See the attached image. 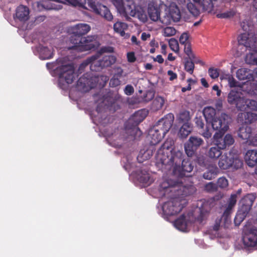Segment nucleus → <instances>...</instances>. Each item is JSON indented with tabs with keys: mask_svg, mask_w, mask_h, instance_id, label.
Listing matches in <instances>:
<instances>
[{
	"mask_svg": "<svg viewBox=\"0 0 257 257\" xmlns=\"http://www.w3.org/2000/svg\"><path fill=\"white\" fill-rule=\"evenodd\" d=\"M159 192L162 196L171 198V200L164 203L162 210L167 216L179 213L186 206L187 201L184 197L192 194L194 191L192 186H184L182 183L171 180L163 181L160 185Z\"/></svg>",
	"mask_w": 257,
	"mask_h": 257,
	"instance_id": "f257e3e1",
	"label": "nucleus"
},
{
	"mask_svg": "<svg viewBox=\"0 0 257 257\" xmlns=\"http://www.w3.org/2000/svg\"><path fill=\"white\" fill-rule=\"evenodd\" d=\"M183 153L174 148V141L167 139L158 149L155 156L156 166L159 170L166 172L173 170L177 174L183 160Z\"/></svg>",
	"mask_w": 257,
	"mask_h": 257,
	"instance_id": "f03ea898",
	"label": "nucleus"
},
{
	"mask_svg": "<svg viewBox=\"0 0 257 257\" xmlns=\"http://www.w3.org/2000/svg\"><path fill=\"white\" fill-rule=\"evenodd\" d=\"M174 120L173 114L168 113L149 130L148 139L151 145H156L161 141L171 128Z\"/></svg>",
	"mask_w": 257,
	"mask_h": 257,
	"instance_id": "7ed1b4c3",
	"label": "nucleus"
},
{
	"mask_svg": "<svg viewBox=\"0 0 257 257\" xmlns=\"http://www.w3.org/2000/svg\"><path fill=\"white\" fill-rule=\"evenodd\" d=\"M239 46L244 47L245 50L250 52L247 54L245 61L251 65H257V38L249 34L243 33L238 38Z\"/></svg>",
	"mask_w": 257,
	"mask_h": 257,
	"instance_id": "20e7f679",
	"label": "nucleus"
},
{
	"mask_svg": "<svg viewBox=\"0 0 257 257\" xmlns=\"http://www.w3.org/2000/svg\"><path fill=\"white\" fill-rule=\"evenodd\" d=\"M256 197L255 193H248L241 199L239 203L238 210L234 219L235 225H239L246 217L251 209Z\"/></svg>",
	"mask_w": 257,
	"mask_h": 257,
	"instance_id": "39448f33",
	"label": "nucleus"
},
{
	"mask_svg": "<svg viewBox=\"0 0 257 257\" xmlns=\"http://www.w3.org/2000/svg\"><path fill=\"white\" fill-rule=\"evenodd\" d=\"M217 137L218 134L215 133L214 135L215 146L211 147L207 153V156L211 159H216L221 156V150L230 146L234 143V139L231 135L227 134L223 138L221 136Z\"/></svg>",
	"mask_w": 257,
	"mask_h": 257,
	"instance_id": "423d86ee",
	"label": "nucleus"
},
{
	"mask_svg": "<svg viewBox=\"0 0 257 257\" xmlns=\"http://www.w3.org/2000/svg\"><path fill=\"white\" fill-rule=\"evenodd\" d=\"M148 113L149 111L146 109H142L135 112L125 124L127 133H130L135 138L140 136L142 133L138 125L147 117Z\"/></svg>",
	"mask_w": 257,
	"mask_h": 257,
	"instance_id": "0eeeda50",
	"label": "nucleus"
},
{
	"mask_svg": "<svg viewBox=\"0 0 257 257\" xmlns=\"http://www.w3.org/2000/svg\"><path fill=\"white\" fill-rule=\"evenodd\" d=\"M55 70L59 76L58 85L63 89L66 87L64 82L67 84H71L77 76L72 65H61L56 68Z\"/></svg>",
	"mask_w": 257,
	"mask_h": 257,
	"instance_id": "6e6552de",
	"label": "nucleus"
},
{
	"mask_svg": "<svg viewBox=\"0 0 257 257\" xmlns=\"http://www.w3.org/2000/svg\"><path fill=\"white\" fill-rule=\"evenodd\" d=\"M218 164L222 170H227L230 168L237 170L242 167L243 161L238 157H234L231 153H229L221 155Z\"/></svg>",
	"mask_w": 257,
	"mask_h": 257,
	"instance_id": "1a4fd4ad",
	"label": "nucleus"
},
{
	"mask_svg": "<svg viewBox=\"0 0 257 257\" xmlns=\"http://www.w3.org/2000/svg\"><path fill=\"white\" fill-rule=\"evenodd\" d=\"M229 116L225 113H221V115L217 117H216L211 121H210L208 123L211 124L212 128L214 130L218 131L219 134H218V137L221 136L224 133L227 131L228 128V119Z\"/></svg>",
	"mask_w": 257,
	"mask_h": 257,
	"instance_id": "9d476101",
	"label": "nucleus"
},
{
	"mask_svg": "<svg viewBox=\"0 0 257 257\" xmlns=\"http://www.w3.org/2000/svg\"><path fill=\"white\" fill-rule=\"evenodd\" d=\"M242 240L244 245L247 247H254L257 245V229L251 226H244L242 232Z\"/></svg>",
	"mask_w": 257,
	"mask_h": 257,
	"instance_id": "9b49d317",
	"label": "nucleus"
},
{
	"mask_svg": "<svg viewBox=\"0 0 257 257\" xmlns=\"http://www.w3.org/2000/svg\"><path fill=\"white\" fill-rule=\"evenodd\" d=\"M245 97L239 91L231 90L228 94V103L235 106L238 110L242 111L244 109V103Z\"/></svg>",
	"mask_w": 257,
	"mask_h": 257,
	"instance_id": "f8f14e48",
	"label": "nucleus"
},
{
	"mask_svg": "<svg viewBox=\"0 0 257 257\" xmlns=\"http://www.w3.org/2000/svg\"><path fill=\"white\" fill-rule=\"evenodd\" d=\"M202 138L198 136H191L185 144V151L188 157L193 156L197 150L203 144Z\"/></svg>",
	"mask_w": 257,
	"mask_h": 257,
	"instance_id": "ddd939ff",
	"label": "nucleus"
},
{
	"mask_svg": "<svg viewBox=\"0 0 257 257\" xmlns=\"http://www.w3.org/2000/svg\"><path fill=\"white\" fill-rule=\"evenodd\" d=\"M88 4L96 14L100 15L108 21H111L113 19V16L106 6L101 4H96L92 0H88Z\"/></svg>",
	"mask_w": 257,
	"mask_h": 257,
	"instance_id": "4468645a",
	"label": "nucleus"
},
{
	"mask_svg": "<svg viewBox=\"0 0 257 257\" xmlns=\"http://www.w3.org/2000/svg\"><path fill=\"white\" fill-rule=\"evenodd\" d=\"M82 43L80 48V51H86L91 50H95L100 45L99 42L97 40L96 36H88L87 37H83Z\"/></svg>",
	"mask_w": 257,
	"mask_h": 257,
	"instance_id": "2eb2a0df",
	"label": "nucleus"
},
{
	"mask_svg": "<svg viewBox=\"0 0 257 257\" xmlns=\"http://www.w3.org/2000/svg\"><path fill=\"white\" fill-rule=\"evenodd\" d=\"M97 58L98 56L96 55L88 57L81 64V66L85 67L89 65L90 69L91 71H99L103 67L100 64V59L97 60Z\"/></svg>",
	"mask_w": 257,
	"mask_h": 257,
	"instance_id": "dca6fc26",
	"label": "nucleus"
},
{
	"mask_svg": "<svg viewBox=\"0 0 257 257\" xmlns=\"http://www.w3.org/2000/svg\"><path fill=\"white\" fill-rule=\"evenodd\" d=\"M97 58L98 56L96 55L88 57L81 64V66L85 67L89 65L90 69L91 71H99L103 67L100 64V59L97 60Z\"/></svg>",
	"mask_w": 257,
	"mask_h": 257,
	"instance_id": "f3484780",
	"label": "nucleus"
},
{
	"mask_svg": "<svg viewBox=\"0 0 257 257\" xmlns=\"http://www.w3.org/2000/svg\"><path fill=\"white\" fill-rule=\"evenodd\" d=\"M237 120L242 124H250L257 120V114L248 112H240L237 115Z\"/></svg>",
	"mask_w": 257,
	"mask_h": 257,
	"instance_id": "a211bd4d",
	"label": "nucleus"
},
{
	"mask_svg": "<svg viewBox=\"0 0 257 257\" xmlns=\"http://www.w3.org/2000/svg\"><path fill=\"white\" fill-rule=\"evenodd\" d=\"M194 168V165L190 158L184 159L180 166V169L177 171L179 172V175L182 177L183 176H189L186 173H191Z\"/></svg>",
	"mask_w": 257,
	"mask_h": 257,
	"instance_id": "6ab92c4d",
	"label": "nucleus"
},
{
	"mask_svg": "<svg viewBox=\"0 0 257 257\" xmlns=\"http://www.w3.org/2000/svg\"><path fill=\"white\" fill-rule=\"evenodd\" d=\"M29 9L27 7L20 5L16 9L14 18L21 22H25L29 18Z\"/></svg>",
	"mask_w": 257,
	"mask_h": 257,
	"instance_id": "aec40b11",
	"label": "nucleus"
},
{
	"mask_svg": "<svg viewBox=\"0 0 257 257\" xmlns=\"http://www.w3.org/2000/svg\"><path fill=\"white\" fill-rule=\"evenodd\" d=\"M137 173L138 180L144 185L149 186L154 182L153 178L151 177L148 171L140 169L137 171Z\"/></svg>",
	"mask_w": 257,
	"mask_h": 257,
	"instance_id": "412c9836",
	"label": "nucleus"
},
{
	"mask_svg": "<svg viewBox=\"0 0 257 257\" xmlns=\"http://www.w3.org/2000/svg\"><path fill=\"white\" fill-rule=\"evenodd\" d=\"M148 13L150 19L154 22L159 21L160 18V9L157 5L149 4L148 8Z\"/></svg>",
	"mask_w": 257,
	"mask_h": 257,
	"instance_id": "4be33fe9",
	"label": "nucleus"
},
{
	"mask_svg": "<svg viewBox=\"0 0 257 257\" xmlns=\"http://www.w3.org/2000/svg\"><path fill=\"white\" fill-rule=\"evenodd\" d=\"M236 76L240 80H246L250 81L253 79V74L251 71L248 69L241 68L236 72Z\"/></svg>",
	"mask_w": 257,
	"mask_h": 257,
	"instance_id": "5701e85b",
	"label": "nucleus"
},
{
	"mask_svg": "<svg viewBox=\"0 0 257 257\" xmlns=\"http://www.w3.org/2000/svg\"><path fill=\"white\" fill-rule=\"evenodd\" d=\"M244 158L246 163L249 166H254L257 164V150H248Z\"/></svg>",
	"mask_w": 257,
	"mask_h": 257,
	"instance_id": "b1692460",
	"label": "nucleus"
},
{
	"mask_svg": "<svg viewBox=\"0 0 257 257\" xmlns=\"http://www.w3.org/2000/svg\"><path fill=\"white\" fill-rule=\"evenodd\" d=\"M131 16L138 18L141 21L146 22L147 21V16L145 11L142 8H136L127 12V15Z\"/></svg>",
	"mask_w": 257,
	"mask_h": 257,
	"instance_id": "393cba45",
	"label": "nucleus"
},
{
	"mask_svg": "<svg viewBox=\"0 0 257 257\" xmlns=\"http://www.w3.org/2000/svg\"><path fill=\"white\" fill-rule=\"evenodd\" d=\"M90 30V27L86 24H79L72 28L73 33L82 37L86 34Z\"/></svg>",
	"mask_w": 257,
	"mask_h": 257,
	"instance_id": "a878e982",
	"label": "nucleus"
},
{
	"mask_svg": "<svg viewBox=\"0 0 257 257\" xmlns=\"http://www.w3.org/2000/svg\"><path fill=\"white\" fill-rule=\"evenodd\" d=\"M83 38V37L72 33L70 38V41L74 45L70 47L69 49L77 50L80 51V46L82 45Z\"/></svg>",
	"mask_w": 257,
	"mask_h": 257,
	"instance_id": "bb28decb",
	"label": "nucleus"
},
{
	"mask_svg": "<svg viewBox=\"0 0 257 257\" xmlns=\"http://www.w3.org/2000/svg\"><path fill=\"white\" fill-rule=\"evenodd\" d=\"M175 226L179 230L186 231L187 230V223L186 216L184 214L181 215L174 222Z\"/></svg>",
	"mask_w": 257,
	"mask_h": 257,
	"instance_id": "cd10ccee",
	"label": "nucleus"
},
{
	"mask_svg": "<svg viewBox=\"0 0 257 257\" xmlns=\"http://www.w3.org/2000/svg\"><path fill=\"white\" fill-rule=\"evenodd\" d=\"M238 137L244 140H248L250 138L251 128L247 125L242 126L238 130Z\"/></svg>",
	"mask_w": 257,
	"mask_h": 257,
	"instance_id": "c85d7f7f",
	"label": "nucleus"
},
{
	"mask_svg": "<svg viewBox=\"0 0 257 257\" xmlns=\"http://www.w3.org/2000/svg\"><path fill=\"white\" fill-rule=\"evenodd\" d=\"M203 113L207 123L216 117H215L216 110L211 106L205 107L203 109Z\"/></svg>",
	"mask_w": 257,
	"mask_h": 257,
	"instance_id": "c756f323",
	"label": "nucleus"
},
{
	"mask_svg": "<svg viewBox=\"0 0 257 257\" xmlns=\"http://www.w3.org/2000/svg\"><path fill=\"white\" fill-rule=\"evenodd\" d=\"M113 5L119 13H122L127 21H131V18L127 15V12L124 8L122 0H112Z\"/></svg>",
	"mask_w": 257,
	"mask_h": 257,
	"instance_id": "7c9ffc66",
	"label": "nucleus"
},
{
	"mask_svg": "<svg viewBox=\"0 0 257 257\" xmlns=\"http://www.w3.org/2000/svg\"><path fill=\"white\" fill-rule=\"evenodd\" d=\"M192 131V127L189 123H184L180 127L178 135L180 138L184 139L191 133Z\"/></svg>",
	"mask_w": 257,
	"mask_h": 257,
	"instance_id": "2f4dec72",
	"label": "nucleus"
},
{
	"mask_svg": "<svg viewBox=\"0 0 257 257\" xmlns=\"http://www.w3.org/2000/svg\"><path fill=\"white\" fill-rule=\"evenodd\" d=\"M100 64L102 65L103 68L109 67L116 62V58L114 56L107 55L103 56L100 59Z\"/></svg>",
	"mask_w": 257,
	"mask_h": 257,
	"instance_id": "473e14b6",
	"label": "nucleus"
},
{
	"mask_svg": "<svg viewBox=\"0 0 257 257\" xmlns=\"http://www.w3.org/2000/svg\"><path fill=\"white\" fill-rule=\"evenodd\" d=\"M127 25L126 23L121 22H117L113 25L114 32L119 34L121 36H124V31L127 29Z\"/></svg>",
	"mask_w": 257,
	"mask_h": 257,
	"instance_id": "72a5a7b5",
	"label": "nucleus"
},
{
	"mask_svg": "<svg viewBox=\"0 0 257 257\" xmlns=\"http://www.w3.org/2000/svg\"><path fill=\"white\" fill-rule=\"evenodd\" d=\"M236 194H233L231 195L230 197L228 200V206L223 213V216H225L226 218L230 214L231 210L235 205L236 203Z\"/></svg>",
	"mask_w": 257,
	"mask_h": 257,
	"instance_id": "f704fd0d",
	"label": "nucleus"
},
{
	"mask_svg": "<svg viewBox=\"0 0 257 257\" xmlns=\"http://www.w3.org/2000/svg\"><path fill=\"white\" fill-rule=\"evenodd\" d=\"M244 103V109L242 111L249 109L252 111L257 110V101L252 99H248L245 98Z\"/></svg>",
	"mask_w": 257,
	"mask_h": 257,
	"instance_id": "c9c22d12",
	"label": "nucleus"
},
{
	"mask_svg": "<svg viewBox=\"0 0 257 257\" xmlns=\"http://www.w3.org/2000/svg\"><path fill=\"white\" fill-rule=\"evenodd\" d=\"M203 11L211 12L213 9L212 0H202L199 3Z\"/></svg>",
	"mask_w": 257,
	"mask_h": 257,
	"instance_id": "e433bc0d",
	"label": "nucleus"
},
{
	"mask_svg": "<svg viewBox=\"0 0 257 257\" xmlns=\"http://www.w3.org/2000/svg\"><path fill=\"white\" fill-rule=\"evenodd\" d=\"M177 119L180 123H188V121L190 119L189 111L187 110L181 111L177 117Z\"/></svg>",
	"mask_w": 257,
	"mask_h": 257,
	"instance_id": "4c0bfd02",
	"label": "nucleus"
},
{
	"mask_svg": "<svg viewBox=\"0 0 257 257\" xmlns=\"http://www.w3.org/2000/svg\"><path fill=\"white\" fill-rule=\"evenodd\" d=\"M217 168H212L205 172L203 175V177L206 180H212L214 179L217 175L218 170Z\"/></svg>",
	"mask_w": 257,
	"mask_h": 257,
	"instance_id": "58836bf2",
	"label": "nucleus"
},
{
	"mask_svg": "<svg viewBox=\"0 0 257 257\" xmlns=\"http://www.w3.org/2000/svg\"><path fill=\"white\" fill-rule=\"evenodd\" d=\"M40 55L42 59H49L53 57V53L51 50L46 47L41 48Z\"/></svg>",
	"mask_w": 257,
	"mask_h": 257,
	"instance_id": "ea45409f",
	"label": "nucleus"
},
{
	"mask_svg": "<svg viewBox=\"0 0 257 257\" xmlns=\"http://www.w3.org/2000/svg\"><path fill=\"white\" fill-rule=\"evenodd\" d=\"M169 14L171 17L172 21L174 22H178L181 19V15L179 10L176 8L170 10Z\"/></svg>",
	"mask_w": 257,
	"mask_h": 257,
	"instance_id": "a19ab883",
	"label": "nucleus"
},
{
	"mask_svg": "<svg viewBox=\"0 0 257 257\" xmlns=\"http://www.w3.org/2000/svg\"><path fill=\"white\" fill-rule=\"evenodd\" d=\"M164 104V99L162 97H157L153 101V106L155 110L162 108Z\"/></svg>",
	"mask_w": 257,
	"mask_h": 257,
	"instance_id": "79ce46f5",
	"label": "nucleus"
},
{
	"mask_svg": "<svg viewBox=\"0 0 257 257\" xmlns=\"http://www.w3.org/2000/svg\"><path fill=\"white\" fill-rule=\"evenodd\" d=\"M187 9L189 12L194 17H197L200 14V11L197 7L192 3H189L187 5Z\"/></svg>",
	"mask_w": 257,
	"mask_h": 257,
	"instance_id": "37998d69",
	"label": "nucleus"
},
{
	"mask_svg": "<svg viewBox=\"0 0 257 257\" xmlns=\"http://www.w3.org/2000/svg\"><path fill=\"white\" fill-rule=\"evenodd\" d=\"M185 70L190 73L192 74L194 69V62L191 60H187L185 61L184 64Z\"/></svg>",
	"mask_w": 257,
	"mask_h": 257,
	"instance_id": "c03bdc74",
	"label": "nucleus"
},
{
	"mask_svg": "<svg viewBox=\"0 0 257 257\" xmlns=\"http://www.w3.org/2000/svg\"><path fill=\"white\" fill-rule=\"evenodd\" d=\"M184 45V51L185 53L188 56L189 59L194 58V54L193 53L190 43H187Z\"/></svg>",
	"mask_w": 257,
	"mask_h": 257,
	"instance_id": "a18cd8bd",
	"label": "nucleus"
},
{
	"mask_svg": "<svg viewBox=\"0 0 257 257\" xmlns=\"http://www.w3.org/2000/svg\"><path fill=\"white\" fill-rule=\"evenodd\" d=\"M216 185L217 188H225L228 185V180L224 177H220L217 180Z\"/></svg>",
	"mask_w": 257,
	"mask_h": 257,
	"instance_id": "49530a36",
	"label": "nucleus"
},
{
	"mask_svg": "<svg viewBox=\"0 0 257 257\" xmlns=\"http://www.w3.org/2000/svg\"><path fill=\"white\" fill-rule=\"evenodd\" d=\"M88 83V79L83 75L80 77L77 82V86L83 88H85Z\"/></svg>",
	"mask_w": 257,
	"mask_h": 257,
	"instance_id": "de8ad7c7",
	"label": "nucleus"
},
{
	"mask_svg": "<svg viewBox=\"0 0 257 257\" xmlns=\"http://www.w3.org/2000/svg\"><path fill=\"white\" fill-rule=\"evenodd\" d=\"M112 138H113V137ZM109 141L110 142V144L112 146L119 148L121 147L124 142V140L122 138H118L117 140H113L112 138H110Z\"/></svg>",
	"mask_w": 257,
	"mask_h": 257,
	"instance_id": "09e8293b",
	"label": "nucleus"
},
{
	"mask_svg": "<svg viewBox=\"0 0 257 257\" xmlns=\"http://www.w3.org/2000/svg\"><path fill=\"white\" fill-rule=\"evenodd\" d=\"M205 190L208 192H214L217 191L218 188L216 184L209 182L205 186Z\"/></svg>",
	"mask_w": 257,
	"mask_h": 257,
	"instance_id": "8fccbe9b",
	"label": "nucleus"
},
{
	"mask_svg": "<svg viewBox=\"0 0 257 257\" xmlns=\"http://www.w3.org/2000/svg\"><path fill=\"white\" fill-rule=\"evenodd\" d=\"M235 13L233 11H229L224 13L218 14L216 15V17L220 19H226V18H230L234 16Z\"/></svg>",
	"mask_w": 257,
	"mask_h": 257,
	"instance_id": "3c124183",
	"label": "nucleus"
},
{
	"mask_svg": "<svg viewBox=\"0 0 257 257\" xmlns=\"http://www.w3.org/2000/svg\"><path fill=\"white\" fill-rule=\"evenodd\" d=\"M169 46L171 50L175 52L179 51V45L178 41L174 38H172L169 42Z\"/></svg>",
	"mask_w": 257,
	"mask_h": 257,
	"instance_id": "603ef678",
	"label": "nucleus"
},
{
	"mask_svg": "<svg viewBox=\"0 0 257 257\" xmlns=\"http://www.w3.org/2000/svg\"><path fill=\"white\" fill-rule=\"evenodd\" d=\"M56 0H46L43 1L42 2V6L47 10L55 9L56 8L54 5L51 3V2H56Z\"/></svg>",
	"mask_w": 257,
	"mask_h": 257,
	"instance_id": "864d4df0",
	"label": "nucleus"
},
{
	"mask_svg": "<svg viewBox=\"0 0 257 257\" xmlns=\"http://www.w3.org/2000/svg\"><path fill=\"white\" fill-rule=\"evenodd\" d=\"M159 20L161 23L166 25L170 24L172 22L171 17H170L169 13H166L162 17H160Z\"/></svg>",
	"mask_w": 257,
	"mask_h": 257,
	"instance_id": "5fc2aeb1",
	"label": "nucleus"
},
{
	"mask_svg": "<svg viewBox=\"0 0 257 257\" xmlns=\"http://www.w3.org/2000/svg\"><path fill=\"white\" fill-rule=\"evenodd\" d=\"M226 79L227 80L228 85L230 87H234L237 86V81L231 75H227L226 76Z\"/></svg>",
	"mask_w": 257,
	"mask_h": 257,
	"instance_id": "6e6d98bb",
	"label": "nucleus"
},
{
	"mask_svg": "<svg viewBox=\"0 0 257 257\" xmlns=\"http://www.w3.org/2000/svg\"><path fill=\"white\" fill-rule=\"evenodd\" d=\"M209 123L206 124L205 129L204 130L203 132L202 133V136L206 139H209L212 136V133L209 128Z\"/></svg>",
	"mask_w": 257,
	"mask_h": 257,
	"instance_id": "4d7b16f0",
	"label": "nucleus"
},
{
	"mask_svg": "<svg viewBox=\"0 0 257 257\" xmlns=\"http://www.w3.org/2000/svg\"><path fill=\"white\" fill-rule=\"evenodd\" d=\"M176 34V30L171 27H166L164 29V35L166 37H170Z\"/></svg>",
	"mask_w": 257,
	"mask_h": 257,
	"instance_id": "13d9d810",
	"label": "nucleus"
},
{
	"mask_svg": "<svg viewBox=\"0 0 257 257\" xmlns=\"http://www.w3.org/2000/svg\"><path fill=\"white\" fill-rule=\"evenodd\" d=\"M120 84V81L119 80V78L118 77L113 76L110 80L109 85L111 87H115L118 86Z\"/></svg>",
	"mask_w": 257,
	"mask_h": 257,
	"instance_id": "bf43d9fd",
	"label": "nucleus"
},
{
	"mask_svg": "<svg viewBox=\"0 0 257 257\" xmlns=\"http://www.w3.org/2000/svg\"><path fill=\"white\" fill-rule=\"evenodd\" d=\"M189 35L187 33H183L179 38V42L180 44L184 45L187 43H190L188 41Z\"/></svg>",
	"mask_w": 257,
	"mask_h": 257,
	"instance_id": "052dcab7",
	"label": "nucleus"
},
{
	"mask_svg": "<svg viewBox=\"0 0 257 257\" xmlns=\"http://www.w3.org/2000/svg\"><path fill=\"white\" fill-rule=\"evenodd\" d=\"M194 121L197 127L199 129H203L204 123L203 119L201 117H195Z\"/></svg>",
	"mask_w": 257,
	"mask_h": 257,
	"instance_id": "680f3d73",
	"label": "nucleus"
},
{
	"mask_svg": "<svg viewBox=\"0 0 257 257\" xmlns=\"http://www.w3.org/2000/svg\"><path fill=\"white\" fill-rule=\"evenodd\" d=\"M208 73L210 77L212 79H215L219 76V72L217 69L210 68L208 70Z\"/></svg>",
	"mask_w": 257,
	"mask_h": 257,
	"instance_id": "e2e57ef3",
	"label": "nucleus"
},
{
	"mask_svg": "<svg viewBox=\"0 0 257 257\" xmlns=\"http://www.w3.org/2000/svg\"><path fill=\"white\" fill-rule=\"evenodd\" d=\"M134 91L133 86L130 84L126 85L124 89V92L127 95H131L134 93Z\"/></svg>",
	"mask_w": 257,
	"mask_h": 257,
	"instance_id": "0e129e2a",
	"label": "nucleus"
},
{
	"mask_svg": "<svg viewBox=\"0 0 257 257\" xmlns=\"http://www.w3.org/2000/svg\"><path fill=\"white\" fill-rule=\"evenodd\" d=\"M127 61L129 62L133 63L136 60L135 53L133 52H128L127 54Z\"/></svg>",
	"mask_w": 257,
	"mask_h": 257,
	"instance_id": "69168bd1",
	"label": "nucleus"
},
{
	"mask_svg": "<svg viewBox=\"0 0 257 257\" xmlns=\"http://www.w3.org/2000/svg\"><path fill=\"white\" fill-rule=\"evenodd\" d=\"M206 218V213L203 212L202 211H200V214L196 218V221H198L199 223H202L203 221Z\"/></svg>",
	"mask_w": 257,
	"mask_h": 257,
	"instance_id": "338daca9",
	"label": "nucleus"
},
{
	"mask_svg": "<svg viewBox=\"0 0 257 257\" xmlns=\"http://www.w3.org/2000/svg\"><path fill=\"white\" fill-rule=\"evenodd\" d=\"M167 74L170 76L169 80L173 81L177 78V75L172 70H169L167 72Z\"/></svg>",
	"mask_w": 257,
	"mask_h": 257,
	"instance_id": "774afa93",
	"label": "nucleus"
}]
</instances>
